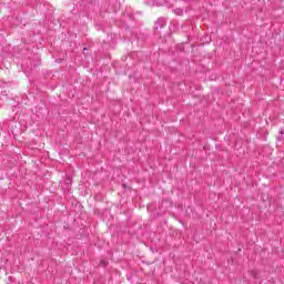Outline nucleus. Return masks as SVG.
<instances>
[{"label":"nucleus","instance_id":"f257e3e1","mask_svg":"<svg viewBox=\"0 0 284 284\" xmlns=\"http://www.w3.org/2000/svg\"><path fill=\"white\" fill-rule=\"evenodd\" d=\"M165 27V19L161 18L155 22V30H159V28Z\"/></svg>","mask_w":284,"mask_h":284},{"label":"nucleus","instance_id":"f03ea898","mask_svg":"<svg viewBox=\"0 0 284 284\" xmlns=\"http://www.w3.org/2000/svg\"><path fill=\"white\" fill-rule=\"evenodd\" d=\"M100 264L102 265V267H105V266L108 265V261L102 260V261L100 262Z\"/></svg>","mask_w":284,"mask_h":284},{"label":"nucleus","instance_id":"20e7f679","mask_svg":"<svg viewBox=\"0 0 284 284\" xmlns=\"http://www.w3.org/2000/svg\"><path fill=\"white\" fill-rule=\"evenodd\" d=\"M12 110H13V112H17V106H13V109H12Z\"/></svg>","mask_w":284,"mask_h":284},{"label":"nucleus","instance_id":"7ed1b4c3","mask_svg":"<svg viewBox=\"0 0 284 284\" xmlns=\"http://www.w3.org/2000/svg\"><path fill=\"white\" fill-rule=\"evenodd\" d=\"M71 183H72V179L67 178V180H65V184H67V185H71Z\"/></svg>","mask_w":284,"mask_h":284}]
</instances>
